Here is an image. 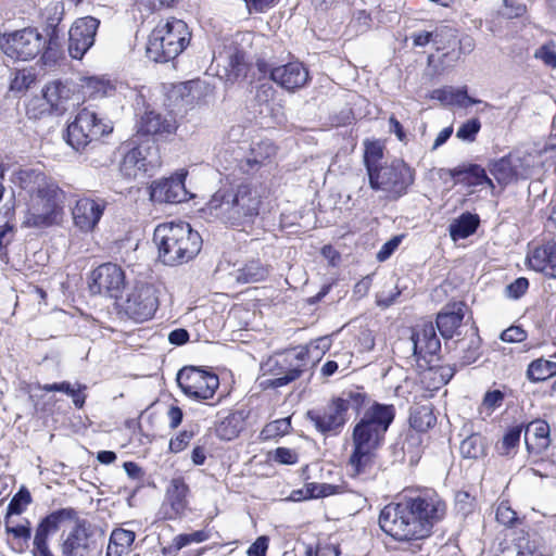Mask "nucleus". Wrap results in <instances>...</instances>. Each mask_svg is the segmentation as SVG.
<instances>
[{"label": "nucleus", "mask_w": 556, "mask_h": 556, "mask_svg": "<svg viewBox=\"0 0 556 556\" xmlns=\"http://www.w3.org/2000/svg\"><path fill=\"white\" fill-rule=\"evenodd\" d=\"M46 40L33 27L13 31L0 37V47L7 56L28 61L35 59L43 49Z\"/></svg>", "instance_id": "9d476101"}, {"label": "nucleus", "mask_w": 556, "mask_h": 556, "mask_svg": "<svg viewBox=\"0 0 556 556\" xmlns=\"http://www.w3.org/2000/svg\"><path fill=\"white\" fill-rule=\"evenodd\" d=\"M187 173L180 172L169 178L156 180L151 185V200L159 203H180L190 198L185 186Z\"/></svg>", "instance_id": "5701e85b"}, {"label": "nucleus", "mask_w": 556, "mask_h": 556, "mask_svg": "<svg viewBox=\"0 0 556 556\" xmlns=\"http://www.w3.org/2000/svg\"><path fill=\"white\" fill-rule=\"evenodd\" d=\"M534 58L541 60L546 66L556 68V51L552 45H543L535 53Z\"/></svg>", "instance_id": "bf43d9fd"}, {"label": "nucleus", "mask_w": 556, "mask_h": 556, "mask_svg": "<svg viewBox=\"0 0 556 556\" xmlns=\"http://www.w3.org/2000/svg\"><path fill=\"white\" fill-rule=\"evenodd\" d=\"M527 260L531 269L556 278V242L536 247L528 254Z\"/></svg>", "instance_id": "393cba45"}, {"label": "nucleus", "mask_w": 556, "mask_h": 556, "mask_svg": "<svg viewBox=\"0 0 556 556\" xmlns=\"http://www.w3.org/2000/svg\"><path fill=\"white\" fill-rule=\"evenodd\" d=\"M74 527L63 534L60 544L63 556H90L96 548V540L91 525L77 516Z\"/></svg>", "instance_id": "f3484780"}, {"label": "nucleus", "mask_w": 556, "mask_h": 556, "mask_svg": "<svg viewBox=\"0 0 556 556\" xmlns=\"http://www.w3.org/2000/svg\"><path fill=\"white\" fill-rule=\"evenodd\" d=\"M496 556H533L529 541L525 538L517 542L505 544Z\"/></svg>", "instance_id": "49530a36"}, {"label": "nucleus", "mask_w": 556, "mask_h": 556, "mask_svg": "<svg viewBox=\"0 0 556 556\" xmlns=\"http://www.w3.org/2000/svg\"><path fill=\"white\" fill-rule=\"evenodd\" d=\"M89 289L92 294L117 299L126 285L125 271L115 263H104L94 268L90 276Z\"/></svg>", "instance_id": "2eb2a0df"}, {"label": "nucleus", "mask_w": 556, "mask_h": 556, "mask_svg": "<svg viewBox=\"0 0 556 556\" xmlns=\"http://www.w3.org/2000/svg\"><path fill=\"white\" fill-rule=\"evenodd\" d=\"M76 517V510L73 508H61L47 515L38 523L33 540V556H54L49 547V536L60 529V525L65 520H72Z\"/></svg>", "instance_id": "dca6fc26"}, {"label": "nucleus", "mask_w": 556, "mask_h": 556, "mask_svg": "<svg viewBox=\"0 0 556 556\" xmlns=\"http://www.w3.org/2000/svg\"><path fill=\"white\" fill-rule=\"evenodd\" d=\"M459 452L464 458L478 459L485 454V442L484 439L473 433L462 441Z\"/></svg>", "instance_id": "a19ab883"}, {"label": "nucleus", "mask_w": 556, "mask_h": 556, "mask_svg": "<svg viewBox=\"0 0 556 556\" xmlns=\"http://www.w3.org/2000/svg\"><path fill=\"white\" fill-rule=\"evenodd\" d=\"M195 432L192 429H185L180 431L175 438L169 441V450L173 453L184 451L190 441L193 439Z\"/></svg>", "instance_id": "5fc2aeb1"}, {"label": "nucleus", "mask_w": 556, "mask_h": 556, "mask_svg": "<svg viewBox=\"0 0 556 556\" xmlns=\"http://www.w3.org/2000/svg\"><path fill=\"white\" fill-rule=\"evenodd\" d=\"M226 75L227 80L235 81L247 74L245 54L242 50L235 49L227 55Z\"/></svg>", "instance_id": "ea45409f"}, {"label": "nucleus", "mask_w": 556, "mask_h": 556, "mask_svg": "<svg viewBox=\"0 0 556 556\" xmlns=\"http://www.w3.org/2000/svg\"><path fill=\"white\" fill-rule=\"evenodd\" d=\"M274 459L280 464L293 465L298 462V454L288 447H277Z\"/></svg>", "instance_id": "69168bd1"}, {"label": "nucleus", "mask_w": 556, "mask_h": 556, "mask_svg": "<svg viewBox=\"0 0 556 556\" xmlns=\"http://www.w3.org/2000/svg\"><path fill=\"white\" fill-rule=\"evenodd\" d=\"M504 394L500 390H493L485 393L482 401V408L488 410L490 415L495 408L500 407L503 403Z\"/></svg>", "instance_id": "13d9d810"}, {"label": "nucleus", "mask_w": 556, "mask_h": 556, "mask_svg": "<svg viewBox=\"0 0 556 556\" xmlns=\"http://www.w3.org/2000/svg\"><path fill=\"white\" fill-rule=\"evenodd\" d=\"M153 241L159 258L168 266L188 263L202 248V238L187 223H164L154 229Z\"/></svg>", "instance_id": "7ed1b4c3"}, {"label": "nucleus", "mask_w": 556, "mask_h": 556, "mask_svg": "<svg viewBox=\"0 0 556 556\" xmlns=\"http://www.w3.org/2000/svg\"><path fill=\"white\" fill-rule=\"evenodd\" d=\"M156 166H159V160L151 152V147L139 144L125 154L119 169L126 178L137 179L152 175V170Z\"/></svg>", "instance_id": "412c9836"}, {"label": "nucleus", "mask_w": 556, "mask_h": 556, "mask_svg": "<svg viewBox=\"0 0 556 556\" xmlns=\"http://www.w3.org/2000/svg\"><path fill=\"white\" fill-rule=\"evenodd\" d=\"M268 548L267 539L265 536H260L256 539L254 543L250 545L247 551L248 556H266V552Z\"/></svg>", "instance_id": "774afa93"}, {"label": "nucleus", "mask_w": 556, "mask_h": 556, "mask_svg": "<svg viewBox=\"0 0 556 556\" xmlns=\"http://www.w3.org/2000/svg\"><path fill=\"white\" fill-rule=\"evenodd\" d=\"M439 34L437 31H419L412 35L415 47H425L430 42L438 43Z\"/></svg>", "instance_id": "338daca9"}, {"label": "nucleus", "mask_w": 556, "mask_h": 556, "mask_svg": "<svg viewBox=\"0 0 556 556\" xmlns=\"http://www.w3.org/2000/svg\"><path fill=\"white\" fill-rule=\"evenodd\" d=\"M100 21L93 16L77 18L68 30V52L80 60L93 46Z\"/></svg>", "instance_id": "aec40b11"}, {"label": "nucleus", "mask_w": 556, "mask_h": 556, "mask_svg": "<svg viewBox=\"0 0 556 556\" xmlns=\"http://www.w3.org/2000/svg\"><path fill=\"white\" fill-rule=\"evenodd\" d=\"M527 339V332L519 326H511L501 333V340L504 342H522Z\"/></svg>", "instance_id": "e2e57ef3"}, {"label": "nucleus", "mask_w": 556, "mask_h": 556, "mask_svg": "<svg viewBox=\"0 0 556 556\" xmlns=\"http://www.w3.org/2000/svg\"><path fill=\"white\" fill-rule=\"evenodd\" d=\"M394 417L395 408L393 405L375 403L354 426L353 445L379 450Z\"/></svg>", "instance_id": "423d86ee"}, {"label": "nucleus", "mask_w": 556, "mask_h": 556, "mask_svg": "<svg viewBox=\"0 0 556 556\" xmlns=\"http://www.w3.org/2000/svg\"><path fill=\"white\" fill-rule=\"evenodd\" d=\"M238 283H256L269 275V267L260 260H250L230 274Z\"/></svg>", "instance_id": "72a5a7b5"}, {"label": "nucleus", "mask_w": 556, "mask_h": 556, "mask_svg": "<svg viewBox=\"0 0 556 556\" xmlns=\"http://www.w3.org/2000/svg\"><path fill=\"white\" fill-rule=\"evenodd\" d=\"M176 380L181 391L195 400L212 399L219 386L217 375L195 366L181 368Z\"/></svg>", "instance_id": "9b49d317"}, {"label": "nucleus", "mask_w": 556, "mask_h": 556, "mask_svg": "<svg viewBox=\"0 0 556 556\" xmlns=\"http://www.w3.org/2000/svg\"><path fill=\"white\" fill-rule=\"evenodd\" d=\"M159 306L156 290L152 285L138 283L126 295L122 304L125 314L135 321H146L153 317Z\"/></svg>", "instance_id": "ddd939ff"}, {"label": "nucleus", "mask_w": 556, "mask_h": 556, "mask_svg": "<svg viewBox=\"0 0 556 556\" xmlns=\"http://www.w3.org/2000/svg\"><path fill=\"white\" fill-rule=\"evenodd\" d=\"M480 128L481 123L478 118L468 119L457 129L456 137L464 141H473Z\"/></svg>", "instance_id": "3c124183"}, {"label": "nucleus", "mask_w": 556, "mask_h": 556, "mask_svg": "<svg viewBox=\"0 0 556 556\" xmlns=\"http://www.w3.org/2000/svg\"><path fill=\"white\" fill-rule=\"evenodd\" d=\"M378 450L353 445V452L349 459L350 473L352 477L368 479L375 464Z\"/></svg>", "instance_id": "2f4dec72"}, {"label": "nucleus", "mask_w": 556, "mask_h": 556, "mask_svg": "<svg viewBox=\"0 0 556 556\" xmlns=\"http://www.w3.org/2000/svg\"><path fill=\"white\" fill-rule=\"evenodd\" d=\"M366 394L359 390L343 391L333 397L324 408L311 409L306 418L321 434H339L345 426L350 409L358 412L364 405Z\"/></svg>", "instance_id": "39448f33"}, {"label": "nucleus", "mask_w": 556, "mask_h": 556, "mask_svg": "<svg viewBox=\"0 0 556 556\" xmlns=\"http://www.w3.org/2000/svg\"><path fill=\"white\" fill-rule=\"evenodd\" d=\"M30 503L31 495L29 491L25 486H22L18 492L11 498L7 508L5 516L12 517L13 515H21Z\"/></svg>", "instance_id": "a18cd8bd"}, {"label": "nucleus", "mask_w": 556, "mask_h": 556, "mask_svg": "<svg viewBox=\"0 0 556 556\" xmlns=\"http://www.w3.org/2000/svg\"><path fill=\"white\" fill-rule=\"evenodd\" d=\"M110 121L99 118L94 111L83 109L68 124L66 142L76 151L85 150L89 144L99 141L104 135L112 132Z\"/></svg>", "instance_id": "1a4fd4ad"}, {"label": "nucleus", "mask_w": 556, "mask_h": 556, "mask_svg": "<svg viewBox=\"0 0 556 556\" xmlns=\"http://www.w3.org/2000/svg\"><path fill=\"white\" fill-rule=\"evenodd\" d=\"M63 190L55 182L48 184V187L30 197L24 224L38 228L56 224L63 214Z\"/></svg>", "instance_id": "0eeeda50"}, {"label": "nucleus", "mask_w": 556, "mask_h": 556, "mask_svg": "<svg viewBox=\"0 0 556 556\" xmlns=\"http://www.w3.org/2000/svg\"><path fill=\"white\" fill-rule=\"evenodd\" d=\"M260 72H269L270 79L288 91L303 88L308 81V71L301 62L269 67L265 61H257Z\"/></svg>", "instance_id": "a211bd4d"}, {"label": "nucleus", "mask_w": 556, "mask_h": 556, "mask_svg": "<svg viewBox=\"0 0 556 556\" xmlns=\"http://www.w3.org/2000/svg\"><path fill=\"white\" fill-rule=\"evenodd\" d=\"M525 424H516L507 428L501 441L495 445L496 451L503 456H514L520 444Z\"/></svg>", "instance_id": "c9c22d12"}, {"label": "nucleus", "mask_w": 556, "mask_h": 556, "mask_svg": "<svg viewBox=\"0 0 556 556\" xmlns=\"http://www.w3.org/2000/svg\"><path fill=\"white\" fill-rule=\"evenodd\" d=\"M383 157V148L377 142H366L364 152V165L367 170L368 177L372 175L382 165L380 164Z\"/></svg>", "instance_id": "79ce46f5"}, {"label": "nucleus", "mask_w": 556, "mask_h": 556, "mask_svg": "<svg viewBox=\"0 0 556 556\" xmlns=\"http://www.w3.org/2000/svg\"><path fill=\"white\" fill-rule=\"evenodd\" d=\"M35 80V76L26 70L18 71L12 80L11 88L21 91L27 89Z\"/></svg>", "instance_id": "052dcab7"}, {"label": "nucleus", "mask_w": 556, "mask_h": 556, "mask_svg": "<svg viewBox=\"0 0 556 556\" xmlns=\"http://www.w3.org/2000/svg\"><path fill=\"white\" fill-rule=\"evenodd\" d=\"M455 350L463 366L473 364L481 355V339L478 330L470 327L464 338L456 341Z\"/></svg>", "instance_id": "7c9ffc66"}, {"label": "nucleus", "mask_w": 556, "mask_h": 556, "mask_svg": "<svg viewBox=\"0 0 556 556\" xmlns=\"http://www.w3.org/2000/svg\"><path fill=\"white\" fill-rule=\"evenodd\" d=\"M409 421L415 430L425 432L435 425L437 417L430 405H421L412 410Z\"/></svg>", "instance_id": "4c0bfd02"}, {"label": "nucleus", "mask_w": 556, "mask_h": 556, "mask_svg": "<svg viewBox=\"0 0 556 556\" xmlns=\"http://www.w3.org/2000/svg\"><path fill=\"white\" fill-rule=\"evenodd\" d=\"M136 539V534L131 530L123 528L114 529L110 535L111 543L128 549Z\"/></svg>", "instance_id": "864d4df0"}, {"label": "nucleus", "mask_w": 556, "mask_h": 556, "mask_svg": "<svg viewBox=\"0 0 556 556\" xmlns=\"http://www.w3.org/2000/svg\"><path fill=\"white\" fill-rule=\"evenodd\" d=\"M291 428V420L290 418H280L277 420H274L266 425V427L263 429L262 434L267 438L276 437V435H283L289 432Z\"/></svg>", "instance_id": "8fccbe9b"}, {"label": "nucleus", "mask_w": 556, "mask_h": 556, "mask_svg": "<svg viewBox=\"0 0 556 556\" xmlns=\"http://www.w3.org/2000/svg\"><path fill=\"white\" fill-rule=\"evenodd\" d=\"M490 173L500 185H508L525 173L522 159L515 153H510L502 159L494 161L490 166Z\"/></svg>", "instance_id": "a878e982"}, {"label": "nucleus", "mask_w": 556, "mask_h": 556, "mask_svg": "<svg viewBox=\"0 0 556 556\" xmlns=\"http://www.w3.org/2000/svg\"><path fill=\"white\" fill-rule=\"evenodd\" d=\"M239 422V418L233 415L227 417L218 429L219 435L225 440H231L237 437L240 432V428L238 427Z\"/></svg>", "instance_id": "6e6d98bb"}, {"label": "nucleus", "mask_w": 556, "mask_h": 556, "mask_svg": "<svg viewBox=\"0 0 556 556\" xmlns=\"http://www.w3.org/2000/svg\"><path fill=\"white\" fill-rule=\"evenodd\" d=\"M261 195L249 182L218 189L208 200L203 212L232 227H244L260 213Z\"/></svg>", "instance_id": "f03ea898"}, {"label": "nucleus", "mask_w": 556, "mask_h": 556, "mask_svg": "<svg viewBox=\"0 0 556 556\" xmlns=\"http://www.w3.org/2000/svg\"><path fill=\"white\" fill-rule=\"evenodd\" d=\"M401 290L395 285H384L382 290L376 294V303L379 307L388 308L393 305L400 296Z\"/></svg>", "instance_id": "de8ad7c7"}, {"label": "nucleus", "mask_w": 556, "mask_h": 556, "mask_svg": "<svg viewBox=\"0 0 556 556\" xmlns=\"http://www.w3.org/2000/svg\"><path fill=\"white\" fill-rule=\"evenodd\" d=\"M430 98L440 101L443 105H455L459 108H468L480 102V100L470 98L467 94L466 87L455 88L445 86L438 88L431 91Z\"/></svg>", "instance_id": "473e14b6"}, {"label": "nucleus", "mask_w": 556, "mask_h": 556, "mask_svg": "<svg viewBox=\"0 0 556 556\" xmlns=\"http://www.w3.org/2000/svg\"><path fill=\"white\" fill-rule=\"evenodd\" d=\"M549 425L542 419H536L525 425V441L528 450L530 448L528 433H533L534 438L538 440L539 448H547L549 445Z\"/></svg>", "instance_id": "58836bf2"}, {"label": "nucleus", "mask_w": 556, "mask_h": 556, "mask_svg": "<svg viewBox=\"0 0 556 556\" xmlns=\"http://www.w3.org/2000/svg\"><path fill=\"white\" fill-rule=\"evenodd\" d=\"M374 190L387 193L388 199L397 200L407 193L415 181V169L401 159H394L368 177Z\"/></svg>", "instance_id": "6e6552de"}, {"label": "nucleus", "mask_w": 556, "mask_h": 556, "mask_svg": "<svg viewBox=\"0 0 556 556\" xmlns=\"http://www.w3.org/2000/svg\"><path fill=\"white\" fill-rule=\"evenodd\" d=\"M109 202L101 197H81L72 207L75 227L83 232H91L100 223Z\"/></svg>", "instance_id": "6ab92c4d"}, {"label": "nucleus", "mask_w": 556, "mask_h": 556, "mask_svg": "<svg viewBox=\"0 0 556 556\" xmlns=\"http://www.w3.org/2000/svg\"><path fill=\"white\" fill-rule=\"evenodd\" d=\"M448 173L455 184L468 188L488 186L492 190L494 189L492 179L488 177L485 169L478 164L460 165L450 169Z\"/></svg>", "instance_id": "bb28decb"}, {"label": "nucleus", "mask_w": 556, "mask_h": 556, "mask_svg": "<svg viewBox=\"0 0 556 556\" xmlns=\"http://www.w3.org/2000/svg\"><path fill=\"white\" fill-rule=\"evenodd\" d=\"M176 130L175 122L154 111H147L138 123V132L147 136L168 135Z\"/></svg>", "instance_id": "c85d7f7f"}, {"label": "nucleus", "mask_w": 556, "mask_h": 556, "mask_svg": "<svg viewBox=\"0 0 556 556\" xmlns=\"http://www.w3.org/2000/svg\"><path fill=\"white\" fill-rule=\"evenodd\" d=\"M191 490L181 476L169 480L165 489L164 500L160 507V516L164 520H177L187 515L190 505Z\"/></svg>", "instance_id": "4468645a"}, {"label": "nucleus", "mask_w": 556, "mask_h": 556, "mask_svg": "<svg viewBox=\"0 0 556 556\" xmlns=\"http://www.w3.org/2000/svg\"><path fill=\"white\" fill-rule=\"evenodd\" d=\"M556 375V362L538 358L532 361L527 369V377L532 382L545 381Z\"/></svg>", "instance_id": "e433bc0d"}, {"label": "nucleus", "mask_w": 556, "mask_h": 556, "mask_svg": "<svg viewBox=\"0 0 556 556\" xmlns=\"http://www.w3.org/2000/svg\"><path fill=\"white\" fill-rule=\"evenodd\" d=\"M480 218L477 214L469 212L463 213L458 218L450 224V236L454 241L466 239L476 232L479 227Z\"/></svg>", "instance_id": "f704fd0d"}, {"label": "nucleus", "mask_w": 556, "mask_h": 556, "mask_svg": "<svg viewBox=\"0 0 556 556\" xmlns=\"http://www.w3.org/2000/svg\"><path fill=\"white\" fill-rule=\"evenodd\" d=\"M370 15L365 10H358L353 14L349 28L355 35L365 33L370 27Z\"/></svg>", "instance_id": "603ef678"}, {"label": "nucleus", "mask_w": 556, "mask_h": 556, "mask_svg": "<svg viewBox=\"0 0 556 556\" xmlns=\"http://www.w3.org/2000/svg\"><path fill=\"white\" fill-rule=\"evenodd\" d=\"M529 288L527 278L520 277L506 287V294L509 298L518 299L526 293Z\"/></svg>", "instance_id": "680f3d73"}, {"label": "nucleus", "mask_w": 556, "mask_h": 556, "mask_svg": "<svg viewBox=\"0 0 556 556\" xmlns=\"http://www.w3.org/2000/svg\"><path fill=\"white\" fill-rule=\"evenodd\" d=\"M445 511L446 505L438 494H419L384 506L379 515V526L396 541L422 540L431 534Z\"/></svg>", "instance_id": "f257e3e1"}, {"label": "nucleus", "mask_w": 556, "mask_h": 556, "mask_svg": "<svg viewBox=\"0 0 556 556\" xmlns=\"http://www.w3.org/2000/svg\"><path fill=\"white\" fill-rule=\"evenodd\" d=\"M4 526L5 532L8 534H11L15 540L18 541V549L22 551L24 546L21 543V541H23V543L27 545L28 541L31 538L30 521L28 519H25L23 523L13 525L12 517L5 516Z\"/></svg>", "instance_id": "37998d69"}, {"label": "nucleus", "mask_w": 556, "mask_h": 556, "mask_svg": "<svg viewBox=\"0 0 556 556\" xmlns=\"http://www.w3.org/2000/svg\"><path fill=\"white\" fill-rule=\"evenodd\" d=\"M495 518L497 522L506 527H513L519 521L517 513L510 507L507 501H502L497 505Z\"/></svg>", "instance_id": "09e8293b"}, {"label": "nucleus", "mask_w": 556, "mask_h": 556, "mask_svg": "<svg viewBox=\"0 0 556 556\" xmlns=\"http://www.w3.org/2000/svg\"><path fill=\"white\" fill-rule=\"evenodd\" d=\"M466 305L462 302L447 305L437 316V328L445 339L452 338L462 325Z\"/></svg>", "instance_id": "c756f323"}, {"label": "nucleus", "mask_w": 556, "mask_h": 556, "mask_svg": "<svg viewBox=\"0 0 556 556\" xmlns=\"http://www.w3.org/2000/svg\"><path fill=\"white\" fill-rule=\"evenodd\" d=\"M409 343L413 355L417 361L424 359L430 363L432 357L441 350V341L435 332V327L430 321L416 325L413 328Z\"/></svg>", "instance_id": "4be33fe9"}, {"label": "nucleus", "mask_w": 556, "mask_h": 556, "mask_svg": "<svg viewBox=\"0 0 556 556\" xmlns=\"http://www.w3.org/2000/svg\"><path fill=\"white\" fill-rule=\"evenodd\" d=\"M305 356L306 352L300 351L296 354H279L269 357L262 364V370L276 378L267 380V386L280 388L296 380L303 372Z\"/></svg>", "instance_id": "f8f14e48"}, {"label": "nucleus", "mask_w": 556, "mask_h": 556, "mask_svg": "<svg viewBox=\"0 0 556 556\" xmlns=\"http://www.w3.org/2000/svg\"><path fill=\"white\" fill-rule=\"evenodd\" d=\"M43 99L50 105L51 112L61 115L79 104V96L75 87L60 80L52 81L43 89Z\"/></svg>", "instance_id": "b1692460"}, {"label": "nucleus", "mask_w": 556, "mask_h": 556, "mask_svg": "<svg viewBox=\"0 0 556 556\" xmlns=\"http://www.w3.org/2000/svg\"><path fill=\"white\" fill-rule=\"evenodd\" d=\"M190 38L191 33L182 20H161L149 35L147 56L155 63H167L187 48Z\"/></svg>", "instance_id": "20e7f679"}, {"label": "nucleus", "mask_w": 556, "mask_h": 556, "mask_svg": "<svg viewBox=\"0 0 556 556\" xmlns=\"http://www.w3.org/2000/svg\"><path fill=\"white\" fill-rule=\"evenodd\" d=\"M12 182L29 193V198L48 187L53 181L38 168L24 167L13 173Z\"/></svg>", "instance_id": "cd10ccee"}, {"label": "nucleus", "mask_w": 556, "mask_h": 556, "mask_svg": "<svg viewBox=\"0 0 556 556\" xmlns=\"http://www.w3.org/2000/svg\"><path fill=\"white\" fill-rule=\"evenodd\" d=\"M83 88L90 98H101L108 96L109 92L113 89L108 80L98 77L85 78Z\"/></svg>", "instance_id": "c03bdc74"}, {"label": "nucleus", "mask_w": 556, "mask_h": 556, "mask_svg": "<svg viewBox=\"0 0 556 556\" xmlns=\"http://www.w3.org/2000/svg\"><path fill=\"white\" fill-rule=\"evenodd\" d=\"M181 549L192 543H202L210 539V532L206 530H198L192 533H180L176 535Z\"/></svg>", "instance_id": "4d7b16f0"}, {"label": "nucleus", "mask_w": 556, "mask_h": 556, "mask_svg": "<svg viewBox=\"0 0 556 556\" xmlns=\"http://www.w3.org/2000/svg\"><path fill=\"white\" fill-rule=\"evenodd\" d=\"M503 1H504V7H505L504 15L508 18H516L519 16H522L527 11L526 5L518 0H503Z\"/></svg>", "instance_id": "0e129e2a"}]
</instances>
